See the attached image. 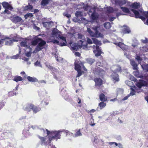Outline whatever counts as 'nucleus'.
I'll return each instance as SVG.
<instances>
[{
  "label": "nucleus",
  "mask_w": 148,
  "mask_h": 148,
  "mask_svg": "<svg viewBox=\"0 0 148 148\" xmlns=\"http://www.w3.org/2000/svg\"><path fill=\"white\" fill-rule=\"evenodd\" d=\"M136 59L138 61V63H140V62L142 60L140 56H137L136 57Z\"/></svg>",
  "instance_id": "obj_46"
},
{
  "label": "nucleus",
  "mask_w": 148,
  "mask_h": 148,
  "mask_svg": "<svg viewBox=\"0 0 148 148\" xmlns=\"http://www.w3.org/2000/svg\"><path fill=\"white\" fill-rule=\"evenodd\" d=\"M50 0H42L41 3L42 5L45 6L48 4Z\"/></svg>",
  "instance_id": "obj_30"
},
{
  "label": "nucleus",
  "mask_w": 148,
  "mask_h": 148,
  "mask_svg": "<svg viewBox=\"0 0 148 148\" xmlns=\"http://www.w3.org/2000/svg\"><path fill=\"white\" fill-rule=\"evenodd\" d=\"M32 8L33 7L32 5H28L25 7L24 8V10H26L28 9H32Z\"/></svg>",
  "instance_id": "obj_38"
},
{
  "label": "nucleus",
  "mask_w": 148,
  "mask_h": 148,
  "mask_svg": "<svg viewBox=\"0 0 148 148\" xmlns=\"http://www.w3.org/2000/svg\"><path fill=\"white\" fill-rule=\"evenodd\" d=\"M113 24L112 22L111 23L107 22L104 24V27L106 29H109L111 27V24Z\"/></svg>",
  "instance_id": "obj_25"
},
{
  "label": "nucleus",
  "mask_w": 148,
  "mask_h": 148,
  "mask_svg": "<svg viewBox=\"0 0 148 148\" xmlns=\"http://www.w3.org/2000/svg\"><path fill=\"white\" fill-rule=\"evenodd\" d=\"M28 39L26 38L25 40L23 41H22L21 42V47H25L26 48H28L30 47L28 45L27 43Z\"/></svg>",
  "instance_id": "obj_17"
},
{
  "label": "nucleus",
  "mask_w": 148,
  "mask_h": 148,
  "mask_svg": "<svg viewBox=\"0 0 148 148\" xmlns=\"http://www.w3.org/2000/svg\"><path fill=\"white\" fill-rule=\"evenodd\" d=\"M121 9L122 10V11L126 13H128L130 12V10L129 9L126 7H121Z\"/></svg>",
  "instance_id": "obj_34"
},
{
  "label": "nucleus",
  "mask_w": 148,
  "mask_h": 148,
  "mask_svg": "<svg viewBox=\"0 0 148 148\" xmlns=\"http://www.w3.org/2000/svg\"><path fill=\"white\" fill-rule=\"evenodd\" d=\"M23 59L25 61H28L29 60V58L25 57L23 58Z\"/></svg>",
  "instance_id": "obj_62"
},
{
  "label": "nucleus",
  "mask_w": 148,
  "mask_h": 148,
  "mask_svg": "<svg viewBox=\"0 0 148 148\" xmlns=\"http://www.w3.org/2000/svg\"><path fill=\"white\" fill-rule=\"evenodd\" d=\"M81 4L85 10H88V13L92 20H95L98 18L99 14L96 12L97 9V7L94 6L91 7L87 5H85L83 3H81Z\"/></svg>",
  "instance_id": "obj_1"
},
{
  "label": "nucleus",
  "mask_w": 148,
  "mask_h": 148,
  "mask_svg": "<svg viewBox=\"0 0 148 148\" xmlns=\"http://www.w3.org/2000/svg\"><path fill=\"white\" fill-rule=\"evenodd\" d=\"M129 86L131 87L133 85V83L132 82L130 81H127L125 82Z\"/></svg>",
  "instance_id": "obj_42"
},
{
  "label": "nucleus",
  "mask_w": 148,
  "mask_h": 148,
  "mask_svg": "<svg viewBox=\"0 0 148 148\" xmlns=\"http://www.w3.org/2000/svg\"><path fill=\"white\" fill-rule=\"evenodd\" d=\"M34 29H36L37 30H38L40 28L39 27H37L36 25H34Z\"/></svg>",
  "instance_id": "obj_64"
},
{
  "label": "nucleus",
  "mask_w": 148,
  "mask_h": 148,
  "mask_svg": "<svg viewBox=\"0 0 148 148\" xmlns=\"http://www.w3.org/2000/svg\"><path fill=\"white\" fill-rule=\"evenodd\" d=\"M83 67L84 70H85L86 68L84 67L83 63L81 62H78V63H75V69L76 70L78 73V74L77 77H79L82 74V72L81 71V68Z\"/></svg>",
  "instance_id": "obj_10"
},
{
  "label": "nucleus",
  "mask_w": 148,
  "mask_h": 148,
  "mask_svg": "<svg viewBox=\"0 0 148 148\" xmlns=\"http://www.w3.org/2000/svg\"><path fill=\"white\" fill-rule=\"evenodd\" d=\"M37 82L39 84L42 83L46 84V81L44 80H40L39 81H38Z\"/></svg>",
  "instance_id": "obj_56"
},
{
  "label": "nucleus",
  "mask_w": 148,
  "mask_h": 148,
  "mask_svg": "<svg viewBox=\"0 0 148 148\" xmlns=\"http://www.w3.org/2000/svg\"><path fill=\"white\" fill-rule=\"evenodd\" d=\"M38 43V44L33 51V53H36L44 48L46 42L41 38H38L35 39L32 42V45H36Z\"/></svg>",
  "instance_id": "obj_3"
},
{
  "label": "nucleus",
  "mask_w": 148,
  "mask_h": 148,
  "mask_svg": "<svg viewBox=\"0 0 148 148\" xmlns=\"http://www.w3.org/2000/svg\"><path fill=\"white\" fill-rule=\"evenodd\" d=\"M130 89L132 90L130 94V95L133 96L135 94V91L134 90L132 87H131Z\"/></svg>",
  "instance_id": "obj_45"
},
{
  "label": "nucleus",
  "mask_w": 148,
  "mask_h": 148,
  "mask_svg": "<svg viewBox=\"0 0 148 148\" xmlns=\"http://www.w3.org/2000/svg\"><path fill=\"white\" fill-rule=\"evenodd\" d=\"M87 62L90 64H92L95 62V60L91 58H88L86 60Z\"/></svg>",
  "instance_id": "obj_28"
},
{
  "label": "nucleus",
  "mask_w": 148,
  "mask_h": 148,
  "mask_svg": "<svg viewBox=\"0 0 148 148\" xmlns=\"http://www.w3.org/2000/svg\"><path fill=\"white\" fill-rule=\"evenodd\" d=\"M100 100L102 101H105L107 100V98L103 94H101L99 96Z\"/></svg>",
  "instance_id": "obj_26"
},
{
  "label": "nucleus",
  "mask_w": 148,
  "mask_h": 148,
  "mask_svg": "<svg viewBox=\"0 0 148 148\" xmlns=\"http://www.w3.org/2000/svg\"><path fill=\"white\" fill-rule=\"evenodd\" d=\"M144 86V85L141 83H138L136 84V86L139 88H140L142 86Z\"/></svg>",
  "instance_id": "obj_51"
},
{
  "label": "nucleus",
  "mask_w": 148,
  "mask_h": 148,
  "mask_svg": "<svg viewBox=\"0 0 148 148\" xmlns=\"http://www.w3.org/2000/svg\"><path fill=\"white\" fill-rule=\"evenodd\" d=\"M33 15L32 13L27 14L25 15V17L26 18L29 17H32Z\"/></svg>",
  "instance_id": "obj_47"
},
{
  "label": "nucleus",
  "mask_w": 148,
  "mask_h": 148,
  "mask_svg": "<svg viewBox=\"0 0 148 148\" xmlns=\"http://www.w3.org/2000/svg\"><path fill=\"white\" fill-rule=\"evenodd\" d=\"M94 80L95 83V85L100 86L102 84V80L99 78H95Z\"/></svg>",
  "instance_id": "obj_16"
},
{
  "label": "nucleus",
  "mask_w": 148,
  "mask_h": 148,
  "mask_svg": "<svg viewBox=\"0 0 148 148\" xmlns=\"http://www.w3.org/2000/svg\"><path fill=\"white\" fill-rule=\"evenodd\" d=\"M62 132H65L66 133V135H72L73 134L72 133H71V132H69L68 130H63L62 131Z\"/></svg>",
  "instance_id": "obj_40"
},
{
  "label": "nucleus",
  "mask_w": 148,
  "mask_h": 148,
  "mask_svg": "<svg viewBox=\"0 0 148 148\" xmlns=\"http://www.w3.org/2000/svg\"><path fill=\"white\" fill-rule=\"evenodd\" d=\"M81 21H82V22L84 23H86V22H87V21L84 18L81 17Z\"/></svg>",
  "instance_id": "obj_53"
},
{
  "label": "nucleus",
  "mask_w": 148,
  "mask_h": 148,
  "mask_svg": "<svg viewBox=\"0 0 148 148\" xmlns=\"http://www.w3.org/2000/svg\"><path fill=\"white\" fill-rule=\"evenodd\" d=\"M96 66H98L102 67L103 66L102 64L100 62H97L96 63Z\"/></svg>",
  "instance_id": "obj_50"
},
{
  "label": "nucleus",
  "mask_w": 148,
  "mask_h": 148,
  "mask_svg": "<svg viewBox=\"0 0 148 148\" xmlns=\"http://www.w3.org/2000/svg\"><path fill=\"white\" fill-rule=\"evenodd\" d=\"M75 15L77 17H81L83 15V13L82 12L80 11L77 12L75 14Z\"/></svg>",
  "instance_id": "obj_35"
},
{
  "label": "nucleus",
  "mask_w": 148,
  "mask_h": 148,
  "mask_svg": "<svg viewBox=\"0 0 148 148\" xmlns=\"http://www.w3.org/2000/svg\"><path fill=\"white\" fill-rule=\"evenodd\" d=\"M42 103L43 105H47L49 103L48 102H45V101H42Z\"/></svg>",
  "instance_id": "obj_60"
},
{
  "label": "nucleus",
  "mask_w": 148,
  "mask_h": 148,
  "mask_svg": "<svg viewBox=\"0 0 148 148\" xmlns=\"http://www.w3.org/2000/svg\"><path fill=\"white\" fill-rule=\"evenodd\" d=\"M71 49L72 50L77 51L78 49V46L77 44L73 42L70 43Z\"/></svg>",
  "instance_id": "obj_14"
},
{
  "label": "nucleus",
  "mask_w": 148,
  "mask_h": 148,
  "mask_svg": "<svg viewBox=\"0 0 148 148\" xmlns=\"http://www.w3.org/2000/svg\"><path fill=\"white\" fill-rule=\"evenodd\" d=\"M118 146L119 148H123V146L121 143H119Z\"/></svg>",
  "instance_id": "obj_61"
},
{
  "label": "nucleus",
  "mask_w": 148,
  "mask_h": 148,
  "mask_svg": "<svg viewBox=\"0 0 148 148\" xmlns=\"http://www.w3.org/2000/svg\"><path fill=\"white\" fill-rule=\"evenodd\" d=\"M46 66L50 69L53 70V71H56V70H56V69L54 67H52L50 65L47 64L46 65Z\"/></svg>",
  "instance_id": "obj_41"
},
{
  "label": "nucleus",
  "mask_w": 148,
  "mask_h": 148,
  "mask_svg": "<svg viewBox=\"0 0 148 148\" xmlns=\"http://www.w3.org/2000/svg\"><path fill=\"white\" fill-rule=\"evenodd\" d=\"M62 132V131H54L51 132V136H49V140L51 141L54 139H60L61 136V134Z\"/></svg>",
  "instance_id": "obj_9"
},
{
  "label": "nucleus",
  "mask_w": 148,
  "mask_h": 148,
  "mask_svg": "<svg viewBox=\"0 0 148 148\" xmlns=\"http://www.w3.org/2000/svg\"><path fill=\"white\" fill-rule=\"evenodd\" d=\"M130 97V95H128L127 96L125 97L122 99V100H125L128 99V97Z\"/></svg>",
  "instance_id": "obj_58"
},
{
  "label": "nucleus",
  "mask_w": 148,
  "mask_h": 148,
  "mask_svg": "<svg viewBox=\"0 0 148 148\" xmlns=\"http://www.w3.org/2000/svg\"><path fill=\"white\" fill-rule=\"evenodd\" d=\"M131 10L134 14L135 17L136 18H140L143 21H145L146 19L145 18L142 16V15L145 16L146 18H148V11L143 12L142 9H140L138 11L133 9ZM146 23L148 25V18L147 20Z\"/></svg>",
  "instance_id": "obj_4"
},
{
  "label": "nucleus",
  "mask_w": 148,
  "mask_h": 148,
  "mask_svg": "<svg viewBox=\"0 0 148 148\" xmlns=\"http://www.w3.org/2000/svg\"><path fill=\"white\" fill-rule=\"evenodd\" d=\"M27 79L29 82H37L38 81L37 79L35 77H32L30 76H28L27 77Z\"/></svg>",
  "instance_id": "obj_27"
},
{
  "label": "nucleus",
  "mask_w": 148,
  "mask_h": 148,
  "mask_svg": "<svg viewBox=\"0 0 148 148\" xmlns=\"http://www.w3.org/2000/svg\"><path fill=\"white\" fill-rule=\"evenodd\" d=\"M57 31L58 30L55 28L52 31L53 36L56 37L58 38H60L63 42V43L61 42H60L56 40H53L51 42L57 44L58 45H60L61 46H66L67 42L65 38L63 36H61L60 33H58Z\"/></svg>",
  "instance_id": "obj_2"
},
{
  "label": "nucleus",
  "mask_w": 148,
  "mask_h": 148,
  "mask_svg": "<svg viewBox=\"0 0 148 148\" xmlns=\"http://www.w3.org/2000/svg\"><path fill=\"white\" fill-rule=\"evenodd\" d=\"M111 70L113 73L111 75V77L115 81L118 82L119 80V75L116 73L121 70V67L119 65H114L111 67Z\"/></svg>",
  "instance_id": "obj_6"
},
{
  "label": "nucleus",
  "mask_w": 148,
  "mask_h": 148,
  "mask_svg": "<svg viewBox=\"0 0 148 148\" xmlns=\"http://www.w3.org/2000/svg\"><path fill=\"white\" fill-rule=\"evenodd\" d=\"M82 135V134L80 132V129H79L78 131H77L76 134H75L74 136L75 137H77L80 136Z\"/></svg>",
  "instance_id": "obj_36"
},
{
  "label": "nucleus",
  "mask_w": 148,
  "mask_h": 148,
  "mask_svg": "<svg viewBox=\"0 0 148 148\" xmlns=\"http://www.w3.org/2000/svg\"><path fill=\"white\" fill-rule=\"evenodd\" d=\"M64 15L67 17L68 18H69L71 17L70 14L67 13L65 14V13H64Z\"/></svg>",
  "instance_id": "obj_55"
},
{
  "label": "nucleus",
  "mask_w": 148,
  "mask_h": 148,
  "mask_svg": "<svg viewBox=\"0 0 148 148\" xmlns=\"http://www.w3.org/2000/svg\"><path fill=\"white\" fill-rule=\"evenodd\" d=\"M87 39V44L86 43V44L88 45V44H92L93 42L92 40L89 38L87 37L86 38Z\"/></svg>",
  "instance_id": "obj_39"
},
{
  "label": "nucleus",
  "mask_w": 148,
  "mask_h": 148,
  "mask_svg": "<svg viewBox=\"0 0 148 148\" xmlns=\"http://www.w3.org/2000/svg\"><path fill=\"white\" fill-rule=\"evenodd\" d=\"M113 10V8L112 7H108L107 8V11L109 13L112 12Z\"/></svg>",
  "instance_id": "obj_44"
},
{
  "label": "nucleus",
  "mask_w": 148,
  "mask_h": 148,
  "mask_svg": "<svg viewBox=\"0 0 148 148\" xmlns=\"http://www.w3.org/2000/svg\"><path fill=\"white\" fill-rule=\"evenodd\" d=\"M39 138L42 142V145L45 144L46 143V142H45L46 138L43 137H39Z\"/></svg>",
  "instance_id": "obj_37"
},
{
  "label": "nucleus",
  "mask_w": 148,
  "mask_h": 148,
  "mask_svg": "<svg viewBox=\"0 0 148 148\" xmlns=\"http://www.w3.org/2000/svg\"><path fill=\"white\" fill-rule=\"evenodd\" d=\"M20 38L18 36L14 37L12 40L9 37L4 38L0 40V44L8 46L12 45L14 42H17L20 40Z\"/></svg>",
  "instance_id": "obj_5"
},
{
  "label": "nucleus",
  "mask_w": 148,
  "mask_h": 148,
  "mask_svg": "<svg viewBox=\"0 0 148 148\" xmlns=\"http://www.w3.org/2000/svg\"><path fill=\"white\" fill-rule=\"evenodd\" d=\"M41 131L42 132H44V133H45V132H46L47 136L50 133V132L47 129H46L45 130L44 129H42L41 130Z\"/></svg>",
  "instance_id": "obj_43"
},
{
  "label": "nucleus",
  "mask_w": 148,
  "mask_h": 148,
  "mask_svg": "<svg viewBox=\"0 0 148 148\" xmlns=\"http://www.w3.org/2000/svg\"><path fill=\"white\" fill-rule=\"evenodd\" d=\"M19 56V55L17 54L15 56H12L11 57V58L14 59H17Z\"/></svg>",
  "instance_id": "obj_52"
},
{
  "label": "nucleus",
  "mask_w": 148,
  "mask_h": 148,
  "mask_svg": "<svg viewBox=\"0 0 148 148\" xmlns=\"http://www.w3.org/2000/svg\"><path fill=\"white\" fill-rule=\"evenodd\" d=\"M98 28H99V27L97 26H96L92 27V29L94 31L95 33L92 31L91 29L89 28H87V31L92 37L102 38L103 35L98 31Z\"/></svg>",
  "instance_id": "obj_7"
},
{
  "label": "nucleus",
  "mask_w": 148,
  "mask_h": 148,
  "mask_svg": "<svg viewBox=\"0 0 148 148\" xmlns=\"http://www.w3.org/2000/svg\"><path fill=\"white\" fill-rule=\"evenodd\" d=\"M31 53L30 52H28L26 54V56L27 57H29L31 56Z\"/></svg>",
  "instance_id": "obj_57"
},
{
  "label": "nucleus",
  "mask_w": 148,
  "mask_h": 148,
  "mask_svg": "<svg viewBox=\"0 0 148 148\" xmlns=\"http://www.w3.org/2000/svg\"><path fill=\"white\" fill-rule=\"evenodd\" d=\"M75 55L76 56L79 57L80 56V54L78 52H76L75 53Z\"/></svg>",
  "instance_id": "obj_59"
},
{
  "label": "nucleus",
  "mask_w": 148,
  "mask_h": 148,
  "mask_svg": "<svg viewBox=\"0 0 148 148\" xmlns=\"http://www.w3.org/2000/svg\"><path fill=\"white\" fill-rule=\"evenodd\" d=\"M114 44L120 47L122 50L127 51L128 49V47L124 45V43L119 42H114Z\"/></svg>",
  "instance_id": "obj_12"
},
{
  "label": "nucleus",
  "mask_w": 148,
  "mask_h": 148,
  "mask_svg": "<svg viewBox=\"0 0 148 148\" xmlns=\"http://www.w3.org/2000/svg\"><path fill=\"white\" fill-rule=\"evenodd\" d=\"M99 105L100 107V109H101L105 107L106 104L103 102H101L99 104Z\"/></svg>",
  "instance_id": "obj_32"
},
{
  "label": "nucleus",
  "mask_w": 148,
  "mask_h": 148,
  "mask_svg": "<svg viewBox=\"0 0 148 148\" xmlns=\"http://www.w3.org/2000/svg\"><path fill=\"white\" fill-rule=\"evenodd\" d=\"M141 66L144 70H145L148 72V64H141Z\"/></svg>",
  "instance_id": "obj_33"
},
{
  "label": "nucleus",
  "mask_w": 148,
  "mask_h": 148,
  "mask_svg": "<svg viewBox=\"0 0 148 148\" xmlns=\"http://www.w3.org/2000/svg\"><path fill=\"white\" fill-rule=\"evenodd\" d=\"M2 4L3 7L5 9L8 8L9 10H12L13 9L12 7L7 2H4L2 3Z\"/></svg>",
  "instance_id": "obj_15"
},
{
  "label": "nucleus",
  "mask_w": 148,
  "mask_h": 148,
  "mask_svg": "<svg viewBox=\"0 0 148 148\" xmlns=\"http://www.w3.org/2000/svg\"><path fill=\"white\" fill-rule=\"evenodd\" d=\"M8 10L9 9L8 8L5 9L4 11V12L6 13L10 14V12Z\"/></svg>",
  "instance_id": "obj_54"
},
{
  "label": "nucleus",
  "mask_w": 148,
  "mask_h": 148,
  "mask_svg": "<svg viewBox=\"0 0 148 148\" xmlns=\"http://www.w3.org/2000/svg\"><path fill=\"white\" fill-rule=\"evenodd\" d=\"M78 38L79 39H81L79 40V43H81V45L79 46V47L87 50L88 47L86 42L84 41L86 40L85 38L80 34H78Z\"/></svg>",
  "instance_id": "obj_8"
},
{
  "label": "nucleus",
  "mask_w": 148,
  "mask_h": 148,
  "mask_svg": "<svg viewBox=\"0 0 148 148\" xmlns=\"http://www.w3.org/2000/svg\"><path fill=\"white\" fill-rule=\"evenodd\" d=\"M92 40H93V42L94 44H96L97 45H101V43L100 41L98 40L97 39L95 38H92Z\"/></svg>",
  "instance_id": "obj_24"
},
{
  "label": "nucleus",
  "mask_w": 148,
  "mask_h": 148,
  "mask_svg": "<svg viewBox=\"0 0 148 148\" xmlns=\"http://www.w3.org/2000/svg\"><path fill=\"white\" fill-rule=\"evenodd\" d=\"M88 49L89 48H92L93 49V52L95 54V55L96 56H100L101 53V51L99 48V47L98 45H93V46H88Z\"/></svg>",
  "instance_id": "obj_11"
},
{
  "label": "nucleus",
  "mask_w": 148,
  "mask_h": 148,
  "mask_svg": "<svg viewBox=\"0 0 148 148\" xmlns=\"http://www.w3.org/2000/svg\"><path fill=\"white\" fill-rule=\"evenodd\" d=\"M138 45V43L137 40H136L135 43L134 44H133L132 45V46L134 47H137Z\"/></svg>",
  "instance_id": "obj_48"
},
{
  "label": "nucleus",
  "mask_w": 148,
  "mask_h": 148,
  "mask_svg": "<svg viewBox=\"0 0 148 148\" xmlns=\"http://www.w3.org/2000/svg\"><path fill=\"white\" fill-rule=\"evenodd\" d=\"M42 23L44 26L47 28L51 27L53 24V23L52 21L43 22Z\"/></svg>",
  "instance_id": "obj_18"
},
{
  "label": "nucleus",
  "mask_w": 148,
  "mask_h": 148,
  "mask_svg": "<svg viewBox=\"0 0 148 148\" xmlns=\"http://www.w3.org/2000/svg\"><path fill=\"white\" fill-rule=\"evenodd\" d=\"M131 6L132 8H134L135 9H137L140 8V5L139 3L135 2L133 3L131 5Z\"/></svg>",
  "instance_id": "obj_23"
},
{
  "label": "nucleus",
  "mask_w": 148,
  "mask_h": 148,
  "mask_svg": "<svg viewBox=\"0 0 148 148\" xmlns=\"http://www.w3.org/2000/svg\"><path fill=\"white\" fill-rule=\"evenodd\" d=\"M34 105L31 104H27L25 105L23 107L24 110L27 112H29L33 108Z\"/></svg>",
  "instance_id": "obj_13"
},
{
  "label": "nucleus",
  "mask_w": 148,
  "mask_h": 148,
  "mask_svg": "<svg viewBox=\"0 0 148 148\" xmlns=\"http://www.w3.org/2000/svg\"><path fill=\"white\" fill-rule=\"evenodd\" d=\"M115 18H115V17L111 18L110 19L109 21H113Z\"/></svg>",
  "instance_id": "obj_63"
},
{
  "label": "nucleus",
  "mask_w": 148,
  "mask_h": 148,
  "mask_svg": "<svg viewBox=\"0 0 148 148\" xmlns=\"http://www.w3.org/2000/svg\"><path fill=\"white\" fill-rule=\"evenodd\" d=\"M34 65L36 66H41L40 62L38 61L34 63Z\"/></svg>",
  "instance_id": "obj_49"
},
{
  "label": "nucleus",
  "mask_w": 148,
  "mask_h": 148,
  "mask_svg": "<svg viewBox=\"0 0 148 148\" xmlns=\"http://www.w3.org/2000/svg\"><path fill=\"white\" fill-rule=\"evenodd\" d=\"M22 20V18L18 16L14 17L12 21L14 23H16L20 22Z\"/></svg>",
  "instance_id": "obj_22"
},
{
  "label": "nucleus",
  "mask_w": 148,
  "mask_h": 148,
  "mask_svg": "<svg viewBox=\"0 0 148 148\" xmlns=\"http://www.w3.org/2000/svg\"><path fill=\"white\" fill-rule=\"evenodd\" d=\"M123 27H124L123 29V31L124 33L129 34L131 32V30L129 27L125 25Z\"/></svg>",
  "instance_id": "obj_21"
},
{
  "label": "nucleus",
  "mask_w": 148,
  "mask_h": 148,
  "mask_svg": "<svg viewBox=\"0 0 148 148\" xmlns=\"http://www.w3.org/2000/svg\"><path fill=\"white\" fill-rule=\"evenodd\" d=\"M23 79L22 77L20 76L16 77L14 78V80L16 82L21 81Z\"/></svg>",
  "instance_id": "obj_31"
},
{
  "label": "nucleus",
  "mask_w": 148,
  "mask_h": 148,
  "mask_svg": "<svg viewBox=\"0 0 148 148\" xmlns=\"http://www.w3.org/2000/svg\"><path fill=\"white\" fill-rule=\"evenodd\" d=\"M116 4H118L119 5H122L125 4L126 3V1L125 0H114Z\"/></svg>",
  "instance_id": "obj_19"
},
{
  "label": "nucleus",
  "mask_w": 148,
  "mask_h": 148,
  "mask_svg": "<svg viewBox=\"0 0 148 148\" xmlns=\"http://www.w3.org/2000/svg\"><path fill=\"white\" fill-rule=\"evenodd\" d=\"M32 109L33 110L34 112L36 113L40 111L41 110V108L39 107H37L36 106L34 107V106H33V108Z\"/></svg>",
  "instance_id": "obj_29"
},
{
  "label": "nucleus",
  "mask_w": 148,
  "mask_h": 148,
  "mask_svg": "<svg viewBox=\"0 0 148 148\" xmlns=\"http://www.w3.org/2000/svg\"><path fill=\"white\" fill-rule=\"evenodd\" d=\"M130 63L131 65L133 66V69L134 70L138 69L137 64L133 60H131Z\"/></svg>",
  "instance_id": "obj_20"
}]
</instances>
